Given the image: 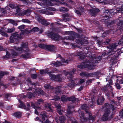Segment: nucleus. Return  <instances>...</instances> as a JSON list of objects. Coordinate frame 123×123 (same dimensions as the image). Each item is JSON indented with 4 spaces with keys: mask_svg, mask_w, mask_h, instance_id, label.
I'll use <instances>...</instances> for the list:
<instances>
[{
    "mask_svg": "<svg viewBox=\"0 0 123 123\" xmlns=\"http://www.w3.org/2000/svg\"><path fill=\"white\" fill-rule=\"evenodd\" d=\"M97 58H91V60L90 61H88L86 62L83 63L81 65H78L77 67L78 68H87L89 69H92L94 68V63H98L99 60H98Z\"/></svg>",
    "mask_w": 123,
    "mask_h": 123,
    "instance_id": "1",
    "label": "nucleus"
},
{
    "mask_svg": "<svg viewBox=\"0 0 123 123\" xmlns=\"http://www.w3.org/2000/svg\"><path fill=\"white\" fill-rule=\"evenodd\" d=\"M18 100L20 103V105H18V106L19 108H23L27 110H28L31 109V107H32L35 109L34 112L37 115H38V112L37 110L39 109L40 108V107L37 106L36 105H37L36 103L31 102V106L30 104L27 103V108H26L25 105L21 102L19 99H18Z\"/></svg>",
    "mask_w": 123,
    "mask_h": 123,
    "instance_id": "2",
    "label": "nucleus"
},
{
    "mask_svg": "<svg viewBox=\"0 0 123 123\" xmlns=\"http://www.w3.org/2000/svg\"><path fill=\"white\" fill-rule=\"evenodd\" d=\"M51 72H49L47 70H43L40 71V73L42 74H44L46 73L48 74L52 80L59 82L63 81L64 80V78H62V75H60L58 76H56L54 75L50 74Z\"/></svg>",
    "mask_w": 123,
    "mask_h": 123,
    "instance_id": "3",
    "label": "nucleus"
},
{
    "mask_svg": "<svg viewBox=\"0 0 123 123\" xmlns=\"http://www.w3.org/2000/svg\"><path fill=\"white\" fill-rule=\"evenodd\" d=\"M21 47L18 48L16 47H14V50H11V53L12 54V56L13 57L14 56H17L18 53L14 51V50L16 51L17 52L19 51H22V50L25 51L26 52L29 51L28 49L27 48L28 44L27 43H22L21 45Z\"/></svg>",
    "mask_w": 123,
    "mask_h": 123,
    "instance_id": "4",
    "label": "nucleus"
},
{
    "mask_svg": "<svg viewBox=\"0 0 123 123\" xmlns=\"http://www.w3.org/2000/svg\"><path fill=\"white\" fill-rule=\"evenodd\" d=\"M118 44L123 45V36L122 38L118 42V44H114L109 47V49H110L107 54L109 55L114 54V52H113V51L115 52L116 51V50H115V49H116V47L118 46Z\"/></svg>",
    "mask_w": 123,
    "mask_h": 123,
    "instance_id": "5",
    "label": "nucleus"
},
{
    "mask_svg": "<svg viewBox=\"0 0 123 123\" xmlns=\"http://www.w3.org/2000/svg\"><path fill=\"white\" fill-rule=\"evenodd\" d=\"M105 105H106L105 107L107 109L105 111V113L104 114L102 117V120L104 121H106L108 119V115L109 114L110 112L109 110L110 108H111L112 111H113L114 109L113 106L111 104L110 105L107 104H106Z\"/></svg>",
    "mask_w": 123,
    "mask_h": 123,
    "instance_id": "6",
    "label": "nucleus"
},
{
    "mask_svg": "<svg viewBox=\"0 0 123 123\" xmlns=\"http://www.w3.org/2000/svg\"><path fill=\"white\" fill-rule=\"evenodd\" d=\"M15 30V29L14 28L12 29L6 28L5 27L1 28V29H0V33L3 36L7 37V34L4 31L7 32L11 33L14 31Z\"/></svg>",
    "mask_w": 123,
    "mask_h": 123,
    "instance_id": "7",
    "label": "nucleus"
},
{
    "mask_svg": "<svg viewBox=\"0 0 123 123\" xmlns=\"http://www.w3.org/2000/svg\"><path fill=\"white\" fill-rule=\"evenodd\" d=\"M19 34H20V33ZM20 37L21 34H19L17 32H16L12 34L10 38V42L11 43H13L17 39Z\"/></svg>",
    "mask_w": 123,
    "mask_h": 123,
    "instance_id": "8",
    "label": "nucleus"
},
{
    "mask_svg": "<svg viewBox=\"0 0 123 123\" xmlns=\"http://www.w3.org/2000/svg\"><path fill=\"white\" fill-rule=\"evenodd\" d=\"M36 18L37 20L39 23L45 26H47L49 24V22H47L45 19H43L41 17L37 16Z\"/></svg>",
    "mask_w": 123,
    "mask_h": 123,
    "instance_id": "9",
    "label": "nucleus"
},
{
    "mask_svg": "<svg viewBox=\"0 0 123 123\" xmlns=\"http://www.w3.org/2000/svg\"><path fill=\"white\" fill-rule=\"evenodd\" d=\"M16 11V14L19 16H23L24 15H26L27 16L30 15V14L31 12V11L30 9H28L26 11H24L22 12L21 13L19 12H17Z\"/></svg>",
    "mask_w": 123,
    "mask_h": 123,
    "instance_id": "10",
    "label": "nucleus"
},
{
    "mask_svg": "<svg viewBox=\"0 0 123 123\" xmlns=\"http://www.w3.org/2000/svg\"><path fill=\"white\" fill-rule=\"evenodd\" d=\"M116 11L117 12H119L120 11H123V5L122 6H121V8H117L116 9H111L108 12V14H111V15H112V14H113H113H114L115 13H116Z\"/></svg>",
    "mask_w": 123,
    "mask_h": 123,
    "instance_id": "11",
    "label": "nucleus"
},
{
    "mask_svg": "<svg viewBox=\"0 0 123 123\" xmlns=\"http://www.w3.org/2000/svg\"><path fill=\"white\" fill-rule=\"evenodd\" d=\"M48 34L49 37L54 40H58L60 38L59 36L57 34H55L52 33Z\"/></svg>",
    "mask_w": 123,
    "mask_h": 123,
    "instance_id": "12",
    "label": "nucleus"
},
{
    "mask_svg": "<svg viewBox=\"0 0 123 123\" xmlns=\"http://www.w3.org/2000/svg\"><path fill=\"white\" fill-rule=\"evenodd\" d=\"M62 101L63 102L67 100L72 101L76 100V99L74 97H72L70 98H66L65 96H62L61 98Z\"/></svg>",
    "mask_w": 123,
    "mask_h": 123,
    "instance_id": "13",
    "label": "nucleus"
},
{
    "mask_svg": "<svg viewBox=\"0 0 123 123\" xmlns=\"http://www.w3.org/2000/svg\"><path fill=\"white\" fill-rule=\"evenodd\" d=\"M9 6L12 9H16V8H18V9L16 10V11H17V12H20L19 11H20V10L19 8V6H18L16 4H11L9 5Z\"/></svg>",
    "mask_w": 123,
    "mask_h": 123,
    "instance_id": "14",
    "label": "nucleus"
},
{
    "mask_svg": "<svg viewBox=\"0 0 123 123\" xmlns=\"http://www.w3.org/2000/svg\"><path fill=\"white\" fill-rule=\"evenodd\" d=\"M38 46L41 48H47L49 50H50L51 48V46H48L43 44H39L38 45Z\"/></svg>",
    "mask_w": 123,
    "mask_h": 123,
    "instance_id": "15",
    "label": "nucleus"
},
{
    "mask_svg": "<svg viewBox=\"0 0 123 123\" xmlns=\"http://www.w3.org/2000/svg\"><path fill=\"white\" fill-rule=\"evenodd\" d=\"M99 11V10L98 9H93L92 10H90L89 11V13H90V15L92 16H94L95 15V13L94 12H98Z\"/></svg>",
    "mask_w": 123,
    "mask_h": 123,
    "instance_id": "16",
    "label": "nucleus"
},
{
    "mask_svg": "<svg viewBox=\"0 0 123 123\" xmlns=\"http://www.w3.org/2000/svg\"><path fill=\"white\" fill-rule=\"evenodd\" d=\"M104 18L102 20L104 22L105 24L107 26L110 25V22H108V19L109 18V17L108 16H104Z\"/></svg>",
    "mask_w": 123,
    "mask_h": 123,
    "instance_id": "17",
    "label": "nucleus"
},
{
    "mask_svg": "<svg viewBox=\"0 0 123 123\" xmlns=\"http://www.w3.org/2000/svg\"><path fill=\"white\" fill-rule=\"evenodd\" d=\"M43 5L44 6H46L48 7V6H52L53 5L51 2L47 0H43Z\"/></svg>",
    "mask_w": 123,
    "mask_h": 123,
    "instance_id": "18",
    "label": "nucleus"
},
{
    "mask_svg": "<svg viewBox=\"0 0 123 123\" xmlns=\"http://www.w3.org/2000/svg\"><path fill=\"white\" fill-rule=\"evenodd\" d=\"M45 107L47 109V111L51 112H53V110L50 107V105L48 103H46L45 104Z\"/></svg>",
    "mask_w": 123,
    "mask_h": 123,
    "instance_id": "19",
    "label": "nucleus"
},
{
    "mask_svg": "<svg viewBox=\"0 0 123 123\" xmlns=\"http://www.w3.org/2000/svg\"><path fill=\"white\" fill-rule=\"evenodd\" d=\"M104 100L103 97H101L100 99H98L97 101V104L98 105H101Z\"/></svg>",
    "mask_w": 123,
    "mask_h": 123,
    "instance_id": "20",
    "label": "nucleus"
},
{
    "mask_svg": "<svg viewBox=\"0 0 123 123\" xmlns=\"http://www.w3.org/2000/svg\"><path fill=\"white\" fill-rule=\"evenodd\" d=\"M117 82H118L119 81V83L121 84H123V76L122 78L120 76H118L117 77Z\"/></svg>",
    "mask_w": 123,
    "mask_h": 123,
    "instance_id": "21",
    "label": "nucleus"
},
{
    "mask_svg": "<svg viewBox=\"0 0 123 123\" xmlns=\"http://www.w3.org/2000/svg\"><path fill=\"white\" fill-rule=\"evenodd\" d=\"M13 116L17 118L20 117L22 116V113L20 112H16L14 113Z\"/></svg>",
    "mask_w": 123,
    "mask_h": 123,
    "instance_id": "22",
    "label": "nucleus"
},
{
    "mask_svg": "<svg viewBox=\"0 0 123 123\" xmlns=\"http://www.w3.org/2000/svg\"><path fill=\"white\" fill-rule=\"evenodd\" d=\"M51 64L52 65H54L56 67H58L62 65L61 63L58 62L53 63Z\"/></svg>",
    "mask_w": 123,
    "mask_h": 123,
    "instance_id": "23",
    "label": "nucleus"
},
{
    "mask_svg": "<svg viewBox=\"0 0 123 123\" xmlns=\"http://www.w3.org/2000/svg\"><path fill=\"white\" fill-rule=\"evenodd\" d=\"M56 107L57 109L58 113L60 115L62 114V111L60 110L61 108L60 105H58Z\"/></svg>",
    "mask_w": 123,
    "mask_h": 123,
    "instance_id": "24",
    "label": "nucleus"
},
{
    "mask_svg": "<svg viewBox=\"0 0 123 123\" xmlns=\"http://www.w3.org/2000/svg\"><path fill=\"white\" fill-rule=\"evenodd\" d=\"M65 118L63 116H62L60 117L59 122L60 123H64Z\"/></svg>",
    "mask_w": 123,
    "mask_h": 123,
    "instance_id": "25",
    "label": "nucleus"
},
{
    "mask_svg": "<svg viewBox=\"0 0 123 123\" xmlns=\"http://www.w3.org/2000/svg\"><path fill=\"white\" fill-rule=\"evenodd\" d=\"M78 9H79L80 11V12L77 10H76L75 11V12L77 14H80V12H81L82 11L83 8L81 7L80 6L79 7Z\"/></svg>",
    "mask_w": 123,
    "mask_h": 123,
    "instance_id": "26",
    "label": "nucleus"
},
{
    "mask_svg": "<svg viewBox=\"0 0 123 123\" xmlns=\"http://www.w3.org/2000/svg\"><path fill=\"white\" fill-rule=\"evenodd\" d=\"M41 117L42 118V119L43 121H44L45 120V118L47 117V116L46 115L45 113H42L40 115Z\"/></svg>",
    "mask_w": 123,
    "mask_h": 123,
    "instance_id": "27",
    "label": "nucleus"
},
{
    "mask_svg": "<svg viewBox=\"0 0 123 123\" xmlns=\"http://www.w3.org/2000/svg\"><path fill=\"white\" fill-rule=\"evenodd\" d=\"M8 21L9 23L12 24L14 25H17V23L13 20L10 19L8 20Z\"/></svg>",
    "mask_w": 123,
    "mask_h": 123,
    "instance_id": "28",
    "label": "nucleus"
},
{
    "mask_svg": "<svg viewBox=\"0 0 123 123\" xmlns=\"http://www.w3.org/2000/svg\"><path fill=\"white\" fill-rule=\"evenodd\" d=\"M81 116L80 117V118L81 119V120L82 121H85L86 120H87L86 118L85 119L84 118V114L82 112L81 113Z\"/></svg>",
    "mask_w": 123,
    "mask_h": 123,
    "instance_id": "29",
    "label": "nucleus"
},
{
    "mask_svg": "<svg viewBox=\"0 0 123 123\" xmlns=\"http://www.w3.org/2000/svg\"><path fill=\"white\" fill-rule=\"evenodd\" d=\"M117 25L119 26H120V27L123 28V22L121 21H119V22L117 23Z\"/></svg>",
    "mask_w": 123,
    "mask_h": 123,
    "instance_id": "30",
    "label": "nucleus"
},
{
    "mask_svg": "<svg viewBox=\"0 0 123 123\" xmlns=\"http://www.w3.org/2000/svg\"><path fill=\"white\" fill-rule=\"evenodd\" d=\"M25 27V26L24 25H22L18 27V28L21 31H23Z\"/></svg>",
    "mask_w": 123,
    "mask_h": 123,
    "instance_id": "31",
    "label": "nucleus"
},
{
    "mask_svg": "<svg viewBox=\"0 0 123 123\" xmlns=\"http://www.w3.org/2000/svg\"><path fill=\"white\" fill-rule=\"evenodd\" d=\"M60 11L62 12L65 11H68V9L63 7L60 8Z\"/></svg>",
    "mask_w": 123,
    "mask_h": 123,
    "instance_id": "32",
    "label": "nucleus"
},
{
    "mask_svg": "<svg viewBox=\"0 0 123 123\" xmlns=\"http://www.w3.org/2000/svg\"><path fill=\"white\" fill-rule=\"evenodd\" d=\"M44 14H45L48 15H51L53 14L52 12L51 11H43L42 12Z\"/></svg>",
    "mask_w": 123,
    "mask_h": 123,
    "instance_id": "33",
    "label": "nucleus"
},
{
    "mask_svg": "<svg viewBox=\"0 0 123 123\" xmlns=\"http://www.w3.org/2000/svg\"><path fill=\"white\" fill-rule=\"evenodd\" d=\"M78 56H80V59H83L85 58V55L82 53H80V55H78Z\"/></svg>",
    "mask_w": 123,
    "mask_h": 123,
    "instance_id": "34",
    "label": "nucleus"
},
{
    "mask_svg": "<svg viewBox=\"0 0 123 123\" xmlns=\"http://www.w3.org/2000/svg\"><path fill=\"white\" fill-rule=\"evenodd\" d=\"M36 92L38 94H42L43 91L39 89H37L36 90Z\"/></svg>",
    "mask_w": 123,
    "mask_h": 123,
    "instance_id": "35",
    "label": "nucleus"
},
{
    "mask_svg": "<svg viewBox=\"0 0 123 123\" xmlns=\"http://www.w3.org/2000/svg\"><path fill=\"white\" fill-rule=\"evenodd\" d=\"M60 98L58 96L57 97L56 96H55L54 99H52V101L51 102H54L55 100H58L60 99Z\"/></svg>",
    "mask_w": 123,
    "mask_h": 123,
    "instance_id": "36",
    "label": "nucleus"
},
{
    "mask_svg": "<svg viewBox=\"0 0 123 123\" xmlns=\"http://www.w3.org/2000/svg\"><path fill=\"white\" fill-rule=\"evenodd\" d=\"M39 30V29L37 27H35L33 28L32 30V31L33 32H36L38 31Z\"/></svg>",
    "mask_w": 123,
    "mask_h": 123,
    "instance_id": "37",
    "label": "nucleus"
},
{
    "mask_svg": "<svg viewBox=\"0 0 123 123\" xmlns=\"http://www.w3.org/2000/svg\"><path fill=\"white\" fill-rule=\"evenodd\" d=\"M29 54H27L26 55H22L21 56V57L23 58H29V57L28 56Z\"/></svg>",
    "mask_w": 123,
    "mask_h": 123,
    "instance_id": "38",
    "label": "nucleus"
},
{
    "mask_svg": "<svg viewBox=\"0 0 123 123\" xmlns=\"http://www.w3.org/2000/svg\"><path fill=\"white\" fill-rule=\"evenodd\" d=\"M21 21L23 22L26 23H29L30 22L27 19H23L21 20Z\"/></svg>",
    "mask_w": 123,
    "mask_h": 123,
    "instance_id": "39",
    "label": "nucleus"
},
{
    "mask_svg": "<svg viewBox=\"0 0 123 123\" xmlns=\"http://www.w3.org/2000/svg\"><path fill=\"white\" fill-rule=\"evenodd\" d=\"M11 55L9 53L8 51L6 52V57L7 58H9L11 57Z\"/></svg>",
    "mask_w": 123,
    "mask_h": 123,
    "instance_id": "40",
    "label": "nucleus"
},
{
    "mask_svg": "<svg viewBox=\"0 0 123 123\" xmlns=\"http://www.w3.org/2000/svg\"><path fill=\"white\" fill-rule=\"evenodd\" d=\"M74 38L72 36H71L70 37H66L65 38V39H66L67 40H71L72 39H74Z\"/></svg>",
    "mask_w": 123,
    "mask_h": 123,
    "instance_id": "41",
    "label": "nucleus"
},
{
    "mask_svg": "<svg viewBox=\"0 0 123 123\" xmlns=\"http://www.w3.org/2000/svg\"><path fill=\"white\" fill-rule=\"evenodd\" d=\"M61 61L63 63H68V61H69L68 60H66L65 61V60L63 58H62Z\"/></svg>",
    "mask_w": 123,
    "mask_h": 123,
    "instance_id": "42",
    "label": "nucleus"
},
{
    "mask_svg": "<svg viewBox=\"0 0 123 123\" xmlns=\"http://www.w3.org/2000/svg\"><path fill=\"white\" fill-rule=\"evenodd\" d=\"M88 106L87 105L84 104L82 106V108L83 109H86L88 107Z\"/></svg>",
    "mask_w": 123,
    "mask_h": 123,
    "instance_id": "43",
    "label": "nucleus"
},
{
    "mask_svg": "<svg viewBox=\"0 0 123 123\" xmlns=\"http://www.w3.org/2000/svg\"><path fill=\"white\" fill-rule=\"evenodd\" d=\"M43 102V101L42 99H40L38 100L37 102V104H41Z\"/></svg>",
    "mask_w": 123,
    "mask_h": 123,
    "instance_id": "44",
    "label": "nucleus"
},
{
    "mask_svg": "<svg viewBox=\"0 0 123 123\" xmlns=\"http://www.w3.org/2000/svg\"><path fill=\"white\" fill-rule=\"evenodd\" d=\"M37 77V75L36 74H34L31 75V77L33 79L36 78Z\"/></svg>",
    "mask_w": 123,
    "mask_h": 123,
    "instance_id": "45",
    "label": "nucleus"
},
{
    "mask_svg": "<svg viewBox=\"0 0 123 123\" xmlns=\"http://www.w3.org/2000/svg\"><path fill=\"white\" fill-rule=\"evenodd\" d=\"M89 119L91 120H94V118L92 117L91 115V114H89Z\"/></svg>",
    "mask_w": 123,
    "mask_h": 123,
    "instance_id": "46",
    "label": "nucleus"
},
{
    "mask_svg": "<svg viewBox=\"0 0 123 123\" xmlns=\"http://www.w3.org/2000/svg\"><path fill=\"white\" fill-rule=\"evenodd\" d=\"M110 41L109 39L106 40L105 42H104L103 43L104 44H108L109 42Z\"/></svg>",
    "mask_w": 123,
    "mask_h": 123,
    "instance_id": "47",
    "label": "nucleus"
},
{
    "mask_svg": "<svg viewBox=\"0 0 123 123\" xmlns=\"http://www.w3.org/2000/svg\"><path fill=\"white\" fill-rule=\"evenodd\" d=\"M71 107L70 106H69L68 107V109L67 110V112L68 114H69L71 113L70 111V109Z\"/></svg>",
    "mask_w": 123,
    "mask_h": 123,
    "instance_id": "48",
    "label": "nucleus"
},
{
    "mask_svg": "<svg viewBox=\"0 0 123 123\" xmlns=\"http://www.w3.org/2000/svg\"><path fill=\"white\" fill-rule=\"evenodd\" d=\"M116 87L117 89H120V86L119 84L117 83H116Z\"/></svg>",
    "mask_w": 123,
    "mask_h": 123,
    "instance_id": "49",
    "label": "nucleus"
},
{
    "mask_svg": "<svg viewBox=\"0 0 123 123\" xmlns=\"http://www.w3.org/2000/svg\"><path fill=\"white\" fill-rule=\"evenodd\" d=\"M50 87V86L49 85H46L44 86V87L46 89H48Z\"/></svg>",
    "mask_w": 123,
    "mask_h": 123,
    "instance_id": "50",
    "label": "nucleus"
},
{
    "mask_svg": "<svg viewBox=\"0 0 123 123\" xmlns=\"http://www.w3.org/2000/svg\"><path fill=\"white\" fill-rule=\"evenodd\" d=\"M107 34V32H105L103 33L102 36V37H104L106 36Z\"/></svg>",
    "mask_w": 123,
    "mask_h": 123,
    "instance_id": "51",
    "label": "nucleus"
},
{
    "mask_svg": "<svg viewBox=\"0 0 123 123\" xmlns=\"http://www.w3.org/2000/svg\"><path fill=\"white\" fill-rule=\"evenodd\" d=\"M29 94L30 95H29L28 96H27L29 98L31 97L32 95V94L31 92H29Z\"/></svg>",
    "mask_w": 123,
    "mask_h": 123,
    "instance_id": "52",
    "label": "nucleus"
},
{
    "mask_svg": "<svg viewBox=\"0 0 123 123\" xmlns=\"http://www.w3.org/2000/svg\"><path fill=\"white\" fill-rule=\"evenodd\" d=\"M84 81V80L83 79H81L80 80V84H81Z\"/></svg>",
    "mask_w": 123,
    "mask_h": 123,
    "instance_id": "53",
    "label": "nucleus"
},
{
    "mask_svg": "<svg viewBox=\"0 0 123 123\" xmlns=\"http://www.w3.org/2000/svg\"><path fill=\"white\" fill-rule=\"evenodd\" d=\"M71 32V31H66V34H70Z\"/></svg>",
    "mask_w": 123,
    "mask_h": 123,
    "instance_id": "54",
    "label": "nucleus"
},
{
    "mask_svg": "<svg viewBox=\"0 0 123 123\" xmlns=\"http://www.w3.org/2000/svg\"><path fill=\"white\" fill-rule=\"evenodd\" d=\"M83 87V86H81L80 87L79 89H78V90L79 91H81L82 90V89Z\"/></svg>",
    "mask_w": 123,
    "mask_h": 123,
    "instance_id": "55",
    "label": "nucleus"
},
{
    "mask_svg": "<svg viewBox=\"0 0 123 123\" xmlns=\"http://www.w3.org/2000/svg\"><path fill=\"white\" fill-rule=\"evenodd\" d=\"M74 84H71V85H70V86L69 84L68 85V86H69L70 87H74Z\"/></svg>",
    "mask_w": 123,
    "mask_h": 123,
    "instance_id": "56",
    "label": "nucleus"
},
{
    "mask_svg": "<svg viewBox=\"0 0 123 123\" xmlns=\"http://www.w3.org/2000/svg\"><path fill=\"white\" fill-rule=\"evenodd\" d=\"M75 71V69H74L72 70V71L71 73L72 74H73L74 73V72Z\"/></svg>",
    "mask_w": 123,
    "mask_h": 123,
    "instance_id": "57",
    "label": "nucleus"
},
{
    "mask_svg": "<svg viewBox=\"0 0 123 123\" xmlns=\"http://www.w3.org/2000/svg\"><path fill=\"white\" fill-rule=\"evenodd\" d=\"M9 97V95L8 94H7L6 95V96H5V97L6 98H7L8 97Z\"/></svg>",
    "mask_w": 123,
    "mask_h": 123,
    "instance_id": "58",
    "label": "nucleus"
},
{
    "mask_svg": "<svg viewBox=\"0 0 123 123\" xmlns=\"http://www.w3.org/2000/svg\"><path fill=\"white\" fill-rule=\"evenodd\" d=\"M57 58H58V57H60V58H61L60 55V54H58V55H57Z\"/></svg>",
    "mask_w": 123,
    "mask_h": 123,
    "instance_id": "59",
    "label": "nucleus"
},
{
    "mask_svg": "<svg viewBox=\"0 0 123 123\" xmlns=\"http://www.w3.org/2000/svg\"><path fill=\"white\" fill-rule=\"evenodd\" d=\"M82 76L83 75H84L85 74V73H81L80 74Z\"/></svg>",
    "mask_w": 123,
    "mask_h": 123,
    "instance_id": "60",
    "label": "nucleus"
},
{
    "mask_svg": "<svg viewBox=\"0 0 123 123\" xmlns=\"http://www.w3.org/2000/svg\"><path fill=\"white\" fill-rule=\"evenodd\" d=\"M112 81L111 80H110V82H109V84L110 85H112Z\"/></svg>",
    "mask_w": 123,
    "mask_h": 123,
    "instance_id": "61",
    "label": "nucleus"
},
{
    "mask_svg": "<svg viewBox=\"0 0 123 123\" xmlns=\"http://www.w3.org/2000/svg\"><path fill=\"white\" fill-rule=\"evenodd\" d=\"M19 96L20 97H23L24 98V95L23 94L20 95H19Z\"/></svg>",
    "mask_w": 123,
    "mask_h": 123,
    "instance_id": "62",
    "label": "nucleus"
},
{
    "mask_svg": "<svg viewBox=\"0 0 123 123\" xmlns=\"http://www.w3.org/2000/svg\"><path fill=\"white\" fill-rule=\"evenodd\" d=\"M120 114L121 115L122 114V115L123 116V111H121L120 112Z\"/></svg>",
    "mask_w": 123,
    "mask_h": 123,
    "instance_id": "63",
    "label": "nucleus"
},
{
    "mask_svg": "<svg viewBox=\"0 0 123 123\" xmlns=\"http://www.w3.org/2000/svg\"><path fill=\"white\" fill-rule=\"evenodd\" d=\"M3 123H9L7 121H5V122H4Z\"/></svg>",
    "mask_w": 123,
    "mask_h": 123,
    "instance_id": "64",
    "label": "nucleus"
}]
</instances>
